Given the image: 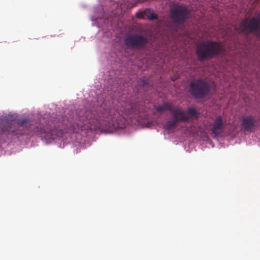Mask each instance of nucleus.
Here are the masks:
<instances>
[{
    "instance_id": "nucleus-1",
    "label": "nucleus",
    "mask_w": 260,
    "mask_h": 260,
    "mask_svg": "<svg viewBox=\"0 0 260 260\" xmlns=\"http://www.w3.org/2000/svg\"><path fill=\"white\" fill-rule=\"evenodd\" d=\"M118 113L113 109H104L100 114L94 110L81 111L78 114V121L73 125L74 132L86 129L96 131L107 128L113 125Z\"/></svg>"
},
{
    "instance_id": "nucleus-2",
    "label": "nucleus",
    "mask_w": 260,
    "mask_h": 260,
    "mask_svg": "<svg viewBox=\"0 0 260 260\" xmlns=\"http://www.w3.org/2000/svg\"><path fill=\"white\" fill-rule=\"evenodd\" d=\"M223 51L220 42L214 41H206L198 44L196 53L199 60H210L219 55Z\"/></svg>"
},
{
    "instance_id": "nucleus-3",
    "label": "nucleus",
    "mask_w": 260,
    "mask_h": 260,
    "mask_svg": "<svg viewBox=\"0 0 260 260\" xmlns=\"http://www.w3.org/2000/svg\"><path fill=\"white\" fill-rule=\"evenodd\" d=\"M17 124L19 127L25 129L24 132H18L13 129V122L12 121L9 122L5 119L2 120L0 122V135L4 134L33 135L34 134L42 133V129L38 126V124H31L28 119L26 118L18 120Z\"/></svg>"
},
{
    "instance_id": "nucleus-4",
    "label": "nucleus",
    "mask_w": 260,
    "mask_h": 260,
    "mask_svg": "<svg viewBox=\"0 0 260 260\" xmlns=\"http://www.w3.org/2000/svg\"><path fill=\"white\" fill-rule=\"evenodd\" d=\"M210 88L211 85L206 80L197 79L189 83L188 92L195 99H204L209 95Z\"/></svg>"
},
{
    "instance_id": "nucleus-5",
    "label": "nucleus",
    "mask_w": 260,
    "mask_h": 260,
    "mask_svg": "<svg viewBox=\"0 0 260 260\" xmlns=\"http://www.w3.org/2000/svg\"><path fill=\"white\" fill-rule=\"evenodd\" d=\"M236 29L239 32L245 34L256 32L257 35L260 37L259 21L255 17L243 20Z\"/></svg>"
},
{
    "instance_id": "nucleus-6",
    "label": "nucleus",
    "mask_w": 260,
    "mask_h": 260,
    "mask_svg": "<svg viewBox=\"0 0 260 260\" xmlns=\"http://www.w3.org/2000/svg\"><path fill=\"white\" fill-rule=\"evenodd\" d=\"M148 43V38L139 34L129 35L124 39L125 45L131 49H144Z\"/></svg>"
},
{
    "instance_id": "nucleus-7",
    "label": "nucleus",
    "mask_w": 260,
    "mask_h": 260,
    "mask_svg": "<svg viewBox=\"0 0 260 260\" xmlns=\"http://www.w3.org/2000/svg\"><path fill=\"white\" fill-rule=\"evenodd\" d=\"M171 114L173 116V119L167 121L164 126L165 128L168 130L175 128L179 122L186 121L189 119V116L186 115L185 111L182 109Z\"/></svg>"
},
{
    "instance_id": "nucleus-8",
    "label": "nucleus",
    "mask_w": 260,
    "mask_h": 260,
    "mask_svg": "<svg viewBox=\"0 0 260 260\" xmlns=\"http://www.w3.org/2000/svg\"><path fill=\"white\" fill-rule=\"evenodd\" d=\"M173 21L176 23H182L187 18L188 13L186 7L179 6L171 12Z\"/></svg>"
},
{
    "instance_id": "nucleus-9",
    "label": "nucleus",
    "mask_w": 260,
    "mask_h": 260,
    "mask_svg": "<svg viewBox=\"0 0 260 260\" xmlns=\"http://www.w3.org/2000/svg\"><path fill=\"white\" fill-rule=\"evenodd\" d=\"M224 131V124L220 116H217L213 122L212 129V133L216 136H219Z\"/></svg>"
},
{
    "instance_id": "nucleus-10",
    "label": "nucleus",
    "mask_w": 260,
    "mask_h": 260,
    "mask_svg": "<svg viewBox=\"0 0 260 260\" xmlns=\"http://www.w3.org/2000/svg\"><path fill=\"white\" fill-rule=\"evenodd\" d=\"M255 123V118L252 116L244 117L242 121V125L247 131H252L256 126Z\"/></svg>"
},
{
    "instance_id": "nucleus-11",
    "label": "nucleus",
    "mask_w": 260,
    "mask_h": 260,
    "mask_svg": "<svg viewBox=\"0 0 260 260\" xmlns=\"http://www.w3.org/2000/svg\"><path fill=\"white\" fill-rule=\"evenodd\" d=\"M155 109L157 112H159L169 111H170V113L172 114L173 113H175L176 111L177 112L178 110L181 109V108L179 107H175L173 106L171 104L166 103L162 105L155 107Z\"/></svg>"
},
{
    "instance_id": "nucleus-12",
    "label": "nucleus",
    "mask_w": 260,
    "mask_h": 260,
    "mask_svg": "<svg viewBox=\"0 0 260 260\" xmlns=\"http://www.w3.org/2000/svg\"><path fill=\"white\" fill-rule=\"evenodd\" d=\"M188 115V116L190 118V117H198V113L197 111L192 108H189L187 110ZM187 116V115H186Z\"/></svg>"
},
{
    "instance_id": "nucleus-13",
    "label": "nucleus",
    "mask_w": 260,
    "mask_h": 260,
    "mask_svg": "<svg viewBox=\"0 0 260 260\" xmlns=\"http://www.w3.org/2000/svg\"><path fill=\"white\" fill-rule=\"evenodd\" d=\"M145 13L146 14H147V13L150 14V15L148 16V17L150 20H155V19H157V18H158L157 15L156 14H155L154 13H151V12L149 10H146L145 11Z\"/></svg>"
},
{
    "instance_id": "nucleus-14",
    "label": "nucleus",
    "mask_w": 260,
    "mask_h": 260,
    "mask_svg": "<svg viewBox=\"0 0 260 260\" xmlns=\"http://www.w3.org/2000/svg\"><path fill=\"white\" fill-rule=\"evenodd\" d=\"M142 84H143V86H145V85L148 84V83L145 80H143Z\"/></svg>"
}]
</instances>
